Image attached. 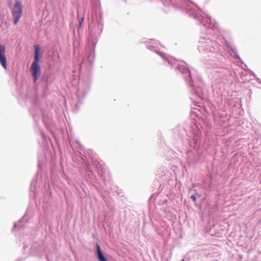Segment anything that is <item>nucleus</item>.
Here are the masks:
<instances>
[{"label":"nucleus","mask_w":261,"mask_h":261,"mask_svg":"<svg viewBox=\"0 0 261 261\" xmlns=\"http://www.w3.org/2000/svg\"><path fill=\"white\" fill-rule=\"evenodd\" d=\"M92 164L97 169L100 176H102V174L106 172V169L98 161L93 160Z\"/></svg>","instance_id":"obj_7"},{"label":"nucleus","mask_w":261,"mask_h":261,"mask_svg":"<svg viewBox=\"0 0 261 261\" xmlns=\"http://www.w3.org/2000/svg\"><path fill=\"white\" fill-rule=\"evenodd\" d=\"M22 10L23 8L21 2L19 0L16 1L14 6V8L12 11L13 22L15 25L18 23V22L21 16Z\"/></svg>","instance_id":"obj_5"},{"label":"nucleus","mask_w":261,"mask_h":261,"mask_svg":"<svg viewBox=\"0 0 261 261\" xmlns=\"http://www.w3.org/2000/svg\"><path fill=\"white\" fill-rule=\"evenodd\" d=\"M17 227H18V225L17 224H14L13 229L17 228Z\"/></svg>","instance_id":"obj_12"},{"label":"nucleus","mask_w":261,"mask_h":261,"mask_svg":"<svg viewBox=\"0 0 261 261\" xmlns=\"http://www.w3.org/2000/svg\"><path fill=\"white\" fill-rule=\"evenodd\" d=\"M180 75L185 80L189 88L190 91L193 96V98H196L197 100H194L195 103H199L198 99L202 100L204 98V92L203 89V83L201 80H198L196 81L192 75V71L189 68L180 65Z\"/></svg>","instance_id":"obj_1"},{"label":"nucleus","mask_w":261,"mask_h":261,"mask_svg":"<svg viewBox=\"0 0 261 261\" xmlns=\"http://www.w3.org/2000/svg\"><path fill=\"white\" fill-rule=\"evenodd\" d=\"M162 54H162V53H160V56H162Z\"/></svg>","instance_id":"obj_14"},{"label":"nucleus","mask_w":261,"mask_h":261,"mask_svg":"<svg viewBox=\"0 0 261 261\" xmlns=\"http://www.w3.org/2000/svg\"><path fill=\"white\" fill-rule=\"evenodd\" d=\"M96 249L95 255H96L98 261H108L107 258L103 255L99 244H96Z\"/></svg>","instance_id":"obj_6"},{"label":"nucleus","mask_w":261,"mask_h":261,"mask_svg":"<svg viewBox=\"0 0 261 261\" xmlns=\"http://www.w3.org/2000/svg\"><path fill=\"white\" fill-rule=\"evenodd\" d=\"M84 17H83L81 20H80V22H79V27H80L83 23V21H84Z\"/></svg>","instance_id":"obj_9"},{"label":"nucleus","mask_w":261,"mask_h":261,"mask_svg":"<svg viewBox=\"0 0 261 261\" xmlns=\"http://www.w3.org/2000/svg\"><path fill=\"white\" fill-rule=\"evenodd\" d=\"M230 49L231 50V51L235 55L237 56V58L239 59H240V57L239 56L237 55V50L236 48L234 47H230Z\"/></svg>","instance_id":"obj_8"},{"label":"nucleus","mask_w":261,"mask_h":261,"mask_svg":"<svg viewBox=\"0 0 261 261\" xmlns=\"http://www.w3.org/2000/svg\"><path fill=\"white\" fill-rule=\"evenodd\" d=\"M199 42V45L198 47V49L201 53H217L218 50V47L216 43L208 39H205L201 38Z\"/></svg>","instance_id":"obj_2"},{"label":"nucleus","mask_w":261,"mask_h":261,"mask_svg":"<svg viewBox=\"0 0 261 261\" xmlns=\"http://www.w3.org/2000/svg\"><path fill=\"white\" fill-rule=\"evenodd\" d=\"M191 199L193 200V201H196V196L195 195H192L191 196Z\"/></svg>","instance_id":"obj_11"},{"label":"nucleus","mask_w":261,"mask_h":261,"mask_svg":"<svg viewBox=\"0 0 261 261\" xmlns=\"http://www.w3.org/2000/svg\"><path fill=\"white\" fill-rule=\"evenodd\" d=\"M180 10L187 13L190 17L197 19L200 23H202L205 27H209L210 24L207 20H205L203 16L198 15L195 12V10L192 8L190 6L188 5L187 7L183 6L182 2L180 1Z\"/></svg>","instance_id":"obj_4"},{"label":"nucleus","mask_w":261,"mask_h":261,"mask_svg":"<svg viewBox=\"0 0 261 261\" xmlns=\"http://www.w3.org/2000/svg\"><path fill=\"white\" fill-rule=\"evenodd\" d=\"M181 261H185V260L182 259V260H181Z\"/></svg>","instance_id":"obj_16"},{"label":"nucleus","mask_w":261,"mask_h":261,"mask_svg":"<svg viewBox=\"0 0 261 261\" xmlns=\"http://www.w3.org/2000/svg\"><path fill=\"white\" fill-rule=\"evenodd\" d=\"M42 80H44L45 81V82L47 84V80H48V77L47 76H43L42 77Z\"/></svg>","instance_id":"obj_10"},{"label":"nucleus","mask_w":261,"mask_h":261,"mask_svg":"<svg viewBox=\"0 0 261 261\" xmlns=\"http://www.w3.org/2000/svg\"><path fill=\"white\" fill-rule=\"evenodd\" d=\"M35 47V54L34 61L32 64L31 67V71L32 72V77L33 81L36 83L38 80L39 76L41 74V68L40 66L38 65V62L39 61V47L38 45L34 46Z\"/></svg>","instance_id":"obj_3"},{"label":"nucleus","mask_w":261,"mask_h":261,"mask_svg":"<svg viewBox=\"0 0 261 261\" xmlns=\"http://www.w3.org/2000/svg\"><path fill=\"white\" fill-rule=\"evenodd\" d=\"M176 69H179V64H177V66H176Z\"/></svg>","instance_id":"obj_13"},{"label":"nucleus","mask_w":261,"mask_h":261,"mask_svg":"<svg viewBox=\"0 0 261 261\" xmlns=\"http://www.w3.org/2000/svg\"><path fill=\"white\" fill-rule=\"evenodd\" d=\"M208 19L210 20V21H211V19L210 18H208Z\"/></svg>","instance_id":"obj_15"}]
</instances>
